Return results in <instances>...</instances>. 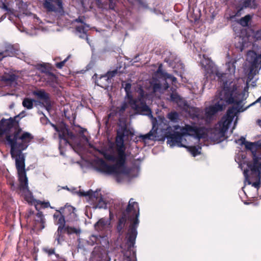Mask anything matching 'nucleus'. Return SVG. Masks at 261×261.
Returning a JSON list of instances; mask_svg holds the SVG:
<instances>
[{
  "instance_id": "f257e3e1",
  "label": "nucleus",
  "mask_w": 261,
  "mask_h": 261,
  "mask_svg": "<svg viewBox=\"0 0 261 261\" xmlns=\"http://www.w3.org/2000/svg\"><path fill=\"white\" fill-rule=\"evenodd\" d=\"M22 117L20 114L9 119L3 118L0 120V137L5 136L6 141L11 147V156L16 157L15 165L20 188L25 190L28 189V180L25 169V157L22 151L27 148L34 137L26 132L20 135L22 129L19 120Z\"/></svg>"
},
{
  "instance_id": "f03ea898",
  "label": "nucleus",
  "mask_w": 261,
  "mask_h": 261,
  "mask_svg": "<svg viewBox=\"0 0 261 261\" xmlns=\"http://www.w3.org/2000/svg\"><path fill=\"white\" fill-rule=\"evenodd\" d=\"M117 129L116 144L117 156L111 153L105 152L103 153L104 158L109 161L116 162L112 165H108L102 159L99 160L97 163V170L107 174L119 175L125 173L127 155L125 153L126 147L125 141H128L134 136V132L127 126L126 121L119 120Z\"/></svg>"
},
{
  "instance_id": "7ed1b4c3",
  "label": "nucleus",
  "mask_w": 261,
  "mask_h": 261,
  "mask_svg": "<svg viewBox=\"0 0 261 261\" xmlns=\"http://www.w3.org/2000/svg\"><path fill=\"white\" fill-rule=\"evenodd\" d=\"M139 207L138 203L137 202L133 201V199L130 198L126 210L119 218L116 227L117 232L121 235L123 233L127 218L131 222L126 237L127 239L126 243L127 247V250H123L122 251L124 256L127 258H129L131 255V251L135 244L138 234L137 228L139 223Z\"/></svg>"
},
{
  "instance_id": "20e7f679",
  "label": "nucleus",
  "mask_w": 261,
  "mask_h": 261,
  "mask_svg": "<svg viewBox=\"0 0 261 261\" xmlns=\"http://www.w3.org/2000/svg\"><path fill=\"white\" fill-rule=\"evenodd\" d=\"M244 145L247 150L251 151L252 162L247 164L250 172V175L248 174V170H244V174L248 184L258 189L261 185V143L247 141Z\"/></svg>"
},
{
  "instance_id": "39448f33",
  "label": "nucleus",
  "mask_w": 261,
  "mask_h": 261,
  "mask_svg": "<svg viewBox=\"0 0 261 261\" xmlns=\"http://www.w3.org/2000/svg\"><path fill=\"white\" fill-rule=\"evenodd\" d=\"M215 74L218 77L219 81L223 82V89L219 93L220 99L217 102L224 103L225 107L227 104H240L242 102V100L238 99L237 97L232 96L234 93L236 94V86L234 84H233L232 86L230 85L232 82H230L229 84V85H228V82L224 81L223 79L226 77V73L221 72L219 71L214 72L212 68H207L206 69V73L204 74V76L206 81H207L214 77Z\"/></svg>"
},
{
  "instance_id": "423d86ee",
  "label": "nucleus",
  "mask_w": 261,
  "mask_h": 261,
  "mask_svg": "<svg viewBox=\"0 0 261 261\" xmlns=\"http://www.w3.org/2000/svg\"><path fill=\"white\" fill-rule=\"evenodd\" d=\"M225 109L224 103L217 102L214 105L206 107L205 109L204 116L202 115V112L198 108H194L191 114L193 119H205L206 121L212 120L214 115L219 112H221Z\"/></svg>"
},
{
  "instance_id": "0eeeda50",
  "label": "nucleus",
  "mask_w": 261,
  "mask_h": 261,
  "mask_svg": "<svg viewBox=\"0 0 261 261\" xmlns=\"http://www.w3.org/2000/svg\"><path fill=\"white\" fill-rule=\"evenodd\" d=\"M163 135L161 136L162 140L167 139V143L171 146L177 145L179 147L187 148L185 145L186 140L183 137L182 133L175 132L170 126L163 130Z\"/></svg>"
},
{
  "instance_id": "6e6552de",
  "label": "nucleus",
  "mask_w": 261,
  "mask_h": 261,
  "mask_svg": "<svg viewBox=\"0 0 261 261\" xmlns=\"http://www.w3.org/2000/svg\"><path fill=\"white\" fill-rule=\"evenodd\" d=\"M25 217L28 220H32V225L34 230L41 231L45 228L46 221L42 212L38 211L35 213L33 210L29 209L26 213Z\"/></svg>"
},
{
  "instance_id": "1a4fd4ad",
  "label": "nucleus",
  "mask_w": 261,
  "mask_h": 261,
  "mask_svg": "<svg viewBox=\"0 0 261 261\" xmlns=\"http://www.w3.org/2000/svg\"><path fill=\"white\" fill-rule=\"evenodd\" d=\"M181 131L183 136L185 135L194 136L198 139L205 138L206 135L204 127L189 124H186L182 127Z\"/></svg>"
},
{
  "instance_id": "9d476101",
  "label": "nucleus",
  "mask_w": 261,
  "mask_h": 261,
  "mask_svg": "<svg viewBox=\"0 0 261 261\" xmlns=\"http://www.w3.org/2000/svg\"><path fill=\"white\" fill-rule=\"evenodd\" d=\"M43 6L48 12H62L63 11L62 0H43Z\"/></svg>"
},
{
  "instance_id": "9b49d317",
  "label": "nucleus",
  "mask_w": 261,
  "mask_h": 261,
  "mask_svg": "<svg viewBox=\"0 0 261 261\" xmlns=\"http://www.w3.org/2000/svg\"><path fill=\"white\" fill-rule=\"evenodd\" d=\"M97 8L101 9L117 11L119 0H93Z\"/></svg>"
},
{
  "instance_id": "f8f14e48",
  "label": "nucleus",
  "mask_w": 261,
  "mask_h": 261,
  "mask_svg": "<svg viewBox=\"0 0 261 261\" xmlns=\"http://www.w3.org/2000/svg\"><path fill=\"white\" fill-rule=\"evenodd\" d=\"M33 95L43 101V104L46 110L49 111L51 108V102L49 94L46 93L44 90L40 89L34 91Z\"/></svg>"
},
{
  "instance_id": "ddd939ff",
  "label": "nucleus",
  "mask_w": 261,
  "mask_h": 261,
  "mask_svg": "<svg viewBox=\"0 0 261 261\" xmlns=\"http://www.w3.org/2000/svg\"><path fill=\"white\" fill-rule=\"evenodd\" d=\"M171 90L172 92L170 93L169 98H168V100L176 103L181 108L186 107L188 106L186 100L178 94L175 88L172 87L171 88Z\"/></svg>"
},
{
  "instance_id": "4468645a",
  "label": "nucleus",
  "mask_w": 261,
  "mask_h": 261,
  "mask_svg": "<svg viewBox=\"0 0 261 261\" xmlns=\"http://www.w3.org/2000/svg\"><path fill=\"white\" fill-rule=\"evenodd\" d=\"M61 211L63 213L65 218L67 219L68 221H74L77 215L76 214V209L73 206L66 204L64 207H61L60 208Z\"/></svg>"
},
{
  "instance_id": "2eb2a0df",
  "label": "nucleus",
  "mask_w": 261,
  "mask_h": 261,
  "mask_svg": "<svg viewBox=\"0 0 261 261\" xmlns=\"http://www.w3.org/2000/svg\"><path fill=\"white\" fill-rule=\"evenodd\" d=\"M96 194L94 197H92L91 201L93 203V208H107V203L103 200L101 194L95 192Z\"/></svg>"
},
{
  "instance_id": "dca6fc26",
  "label": "nucleus",
  "mask_w": 261,
  "mask_h": 261,
  "mask_svg": "<svg viewBox=\"0 0 261 261\" xmlns=\"http://www.w3.org/2000/svg\"><path fill=\"white\" fill-rule=\"evenodd\" d=\"M94 227L96 230L105 234L110 228V222L106 218H101L94 224Z\"/></svg>"
},
{
  "instance_id": "f3484780",
  "label": "nucleus",
  "mask_w": 261,
  "mask_h": 261,
  "mask_svg": "<svg viewBox=\"0 0 261 261\" xmlns=\"http://www.w3.org/2000/svg\"><path fill=\"white\" fill-rule=\"evenodd\" d=\"M232 121V118H228L223 116L221 120L219 121V133L224 136L226 132L228 130L230 124Z\"/></svg>"
},
{
  "instance_id": "a211bd4d",
  "label": "nucleus",
  "mask_w": 261,
  "mask_h": 261,
  "mask_svg": "<svg viewBox=\"0 0 261 261\" xmlns=\"http://www.w3.org/2000/svg\"><path fill=\"white\" fill-rule=\"evenodd\" d=\"M140 137L143 141L146 140H162L161 136L158 135V128H155L154 125H153L151 130L148 133L141 135Z\"/></svg>"
},
{
  "instance_id": "6ab92c4d",
  "label": "nucleus",
  "mask_w": 261,
  "mask_h": 261,
  "mask_svg": "<svg viewBox=\"0 0 261 261\" xmlns=\"http://www.w3.org/2000/svg\"><path fill=\"white\" fill-rule=\"evenodd\" d=\"M55 224L59 226L64 227L66 225L65 217L61 210H56L53 215Z\"/></svg>"
},
{
  "instance_id": "aec40b11",
  "label": "nucleus",
  "mask_w": 261,
  "mask_h": 261,
  "mask_svg": "<svg viewBox=\"0 0 261 261\" xmlns=\"http://www.w3.org/2000/svg\"><path fill=\"white\" fill-rule=\"evenodd\" d=\"M257 5L255 2V0H244L242 3V6H238L237 7V15L241 14V12L244 8H251L255 9L257 8Z\"/></svg>"
},
{
  "instance_id": "412c9836",
  "label": "nucleus",
  "mask_w": 261,
  "mask_h": 261,
  "mask_svg": "<svg viewBox=\"0 0 261 261\" xmlns=\"http://www.w3.org/2000/svg\"><path fill=\"white\" fill-rule=\"evenodd\" d=\"M65 228L58 226L54 236L55 241L57 242V245H61L65 241Z\"/></svg>"
},
{
  "instance_id": "4be33fe9",
  "label": "nucleus",
  "mask_w": 261,
  "mask_h": 261,
  "mask_svg": "<svg viewBox=\"0 0 261 261\" xmlns=\"http://www.w3.org/2000/svg\"><path fill=\"white\" fill-rule=\"evenodd\" d=\"M169 74L163 71L160 73H155L154 75V77L162 79L163 81V88L165 90L169 88V85L167 82Z\"/></svg>"
},
{
  "instance_id": "5701e85b",
  "label": "nucleus",
  "mask_w": 261,
  "mask_h": 261,
  "mask_svg": "<svg viewBox=\"0 0 261 261\" xmlns=\"http://www.w3.org/2000/svg\"><path fill=\"white\" fill-rule=\"evenodd\" d=\"M177 60L178 59L175 54L168 52L164 59V61L168 63L170 66L175 67V65L174 64L176 61L177 62Z\"/></svg>"
},
{
  "instance_id": "b1692460",
  "label": "nucleus",
  "mask_w": 261,
  "mask_h": 261,
  "mask_svg": "<svg viewBox=\"0 0 261 261\" xmlns=\"http://www.w3.org/2000/svg\"><path fill=\"white\" fill-rule=\"evenodd\" d=\"M65 232L68 235L75 234L76 236H79L81 232V230L79 228H75L74 227L65 225Z\"/></svg>"
},
{
  "instance_id": "393cba45",
  "label": "nucleus",
  "mask_w": 261,
  "mask_h": 261,
  "mask_svg": "<svg viewBox=\"0 0 261 261\" xmlns=\"http://www.w3.org/2000/svg\"><path fill=\"white\" fill-rule=\"evenodd\" d=\"M254 46L261 48V30L256 31L254 34Z\"/></svg>"
},
{
  "instance_id": "a878e982",
  "label": "nucleus",
  "mask_w": 261,
  "mask_h": 261,
  "mask_svg": "<svg viewBox=\"0 0 261 261\" xmlns=\"http://www.w3.org/2000/svg\"><path fill=\"white\" fill-rule=\"evenodd\" d=\"M151 85L154 92L160 91L162 89V85L161 81L155 80L154 77H153V80L151 82Z\"/></svg>"
},
{
  "instance_id": "bb28decb",
  "label": "nucleus",
  "mask_w": 261,
  "mask_h": 261,
  "mask_svg": "<svg viewBox=\"0 0 261 261\" xmlns=\"http://www.w3.org/2000/svg\"><path fill=\"white\" fill-rule=\"evenodd\" d=\"M137 111H140L147 114H150L151 111L149 107L143 100H140V105Z\"/></svg>"
},
{
  "instance_id": "cd10ccee",
  "label": "nucleus",
  "mask_w": 261,
  "mask_h": 261,
  "mask_svg": "<svg viewBox=\"0 0 261 261\" xmlns=\"http://www.w3.org/2000/svg\"><path fill=\"white\" fill-rule=\"evenodd\" d=\"M167 118L174 123L178 122L179 120V114L176 111H171L167 115Z\"/></svg>"
},
{
  "instance_id": "c85d7f7f",
  "label": "nucleus",
  "mask_w": 261,
  "mask_h": 261,
  "mask_svg": "<svg viewBox=\"0 0 261 261\" xmlns=\"http://www.w3.org/2000/svg\"><path fill=\"white\" fill-rule=\"evenodd\" d=\"M237 61L234 60L233 62H229L226 64V70L228 73L230 74H233L236 71V65Z\"/></svg>"
},
{
  "instance_id": "c756f323",
  "label": "nucleus",
  "mask_w": 261,
  "mask_h": 261,
  "mask_svg": "<svg viewBox=\"0 0 261 261\" xmlns=\"http://www.w3.org/2000/svg\"><path fill=\"white\" fill-rule=\"evenodd\" d=\"M18 76L14 74H9L4 75L2 80L8 83H12L17 81Z\"/></svg>"
},
{
  "instance_id": "7c9ffc66",
  "label": "nucleus",
  "mask_w": 261,
  "mask_h": 261,
  "mask_svg": "<svg viewBox=\"0 0 261 261\" xmlns=\"http://www.w3.org/2000/svg\"><path fill=\"white\" fill-rule=\"evenodd\" d=\"M5 57H8V56H13L15 53V51L13 46L12 45H8L6 46V49L5 50L3 51Z\"/></svg>"
},
{
  "instance_id": "2f4dec72",
  "label": "nucleus",
  "mask_w": 261,
  "mask_h": 261,
  "mask_svg": "<svg viewBox=\"0 0 261 261\" xmlns=\"http://www.w3.org/2000/svg\"><path fill=\"white\" fill-rule=\"evenodd\" d=\"M251 18L250 15H247L240 19L239 23L243 27H247Z\"/></svg>"
},
{
  "instance_id": "473e14b6",
  "label": "nucleus",
  "mask_w": 261,
  "mask_h": 261,
  "mask_svg": "<svg viewBox=\"0 0 261 261\" xmlns=\"http://www.w3.org/2000/svg\"><path fill=\"white\" fill-rule=\"evenodd\" d=\"M34 100L29 98H25L22 101V105L28 109H31L33 107Z\"/></svg>"
},
{
  "instance_id": "72a5a7b5",
  "label": "nucleus",
  "mask_w": 261,
  "mask_h": 261,
  "mask_svg": "<svg viewBox=\"0 0 261 261\" xmlns=\"http://www.w3.org/2000/svg\"><path fill=\"white\" fill-rule=\"evenodd\" d=\"M85 27H86V26L84 24V25L76 26L75 28V30L76 32H77L79 33H82L83 34V35H84L83 36H82V35L80 36V37L81 38H84V37L85 36L86 39H88L86 31L85 30Z\"/></svg>"
},
{
  "instance_id": "f704fd0d",
  "label": "nucleus",
  "mask_w": 261,
  "mask_h": 261,
  "mask_svg": "<svg viewBox=\"0 0 261 261\" xmlns=\"http://www.w3.org/2000/svg\"><path fill=\"white\" fill-rule=\"evenodd\" d=\"M96 194L92 190H89L87 192L79 191V195L81 196H88L89 199L91 200L92 197H94V195Z\"/></svg>"
},
{
  "instance_id": "c9c22d12",
  "label": "nucleus",
  "mask_w": 261,
  "mask_h": 261,
  "mask_svg": "<svg viewBox=\"0 0 261 261\" xmlns=\"http://www.w3.org/2000/svg\"><path fill=\"white\" fill-rule=\"evenodd\" d=\"M128 103L132 109L137 110L140 105V101L133 98L128 100Z\"/></svg>"
},
{
  "instance_id": "e433bc0d",
  "label": "nucleus",
  "mask_w": 261,
  "mask_h": 261,
  "mask_svg": "<svg viewBox=\"0 0 261 261\" xmlns=\"http://www.w3.org/2000/svg\"><path fill=\"white\" fill-rule=\"evenodd\" d=\"M235 114L236 109L234 108H230L227 110L226 114L224 116L228 118H232V120H233Z\"/></svg>"
},
{
  "instance_id": "4c0bfd02",
  "label": "nucleus",
  "mask_w": 261,
  "mask_h": 261,
  "mask_svg": "<svg viewBox=\"0 0 261 261\" xmlns=\"http://www.w3.org/2000/svg\"><path fill=\"white\" fill-rule=\"evenodd\" d=\"M71 55H68L63 61L58 62L55 64V66L58 69H62L63 66L65 65V63L68 61V60L70 58Z\"/></svg>"
},
{
  "instance_id": "58836bf2",
  "label": "nucleus",
  "mask_w": 261,
  "mask_h": 261,
  "mask_svg": "<svg viewBox=\"0 0 261 261\" xmlns=\"http://www.w3.org/2000/svg\"><path fill=\"white\" fill-rule=\"evenodd\" d=\"M188 148L193 156H196L200 153L198 151V149L195 146H190Z\"/></svg>"
},
{
  "instance_id": "ea45409f",
  "label": "nucleus",
  "mask_w": 261,
  "mask_h": 261,
  "mask_svg": "<svg viewBox=\"0 0 261 261\" xmlns=\"http://www.w3.org/2000/svg\"><path fill=\"white\" fill-rule=\"evenodd\" d=\"M66 132H63L62 133H60L59 135V137L60 140H63L64 141L65 144L67 145L69 144L70 145V143L69 141L68 140V139L66 137Z\"/></svg>"
},
{
  "instance_id": "a19ab883",
  "label": "nucleus",
  "mask_w": 261,
  "mask_h": 261,
  "mask_svg": "<svg viewBox=\"0 0 261 261\" xmlns=\"http://www.w3.org/2000/svg\"><path fill=\"white\" fill-rule=\"evenodd\" d=\"M127 108V103L124 102L120 107H117L118 112L120 115H122Z\"/></svg>"
},
{
  "instance_id": "79ce46f5",
  "label": "nucleus",
  "mask_w": 261,
  "mask_h": 261,
  "mask_svg": "<svg viewBox=\"0 0 261 261\" xmlns=\"http://www.w3.org/2000/svg\"><path fill=\"white\" fill-rule=\"evenodd\" d=\"M100 239H104V237H101L100 236H96L93 235L91 237L90 240L93 242V244H99L100 243Z\"/></svg>"
},
{
  "instance_id": "37998d69",
  "label": "nucleus",
  "mask_w": 261,
  "mask_h": 261,
  "mask_svg": "<svg viewBox=\"0 0 261 261\" xmlns=\"http://www.w3.org/2000/svg\"><path fill=\"white\" fill-rule=\"evenodd\" d=\"M118 73V70L115 69L112 71H108L106 76L108 77V79H112V77L116 76V75Z\"/></svg>"
},
{
  "instance_id": "c03bdc74",
  "label": "nucleus",
  "mask_w": 261,
  "mask_h": 261,
  "mask_svg": "<svg viewBox=\"0 0 261 261\" xmlns=\"http://www.w3.org/2000/svg\"><path fill=\"white\" fill-rule=\"evenodd\" d=\"M122 85L124 87V90L126 93L131 91L132 85L130 83L123 82L122 83Z\"/></svg>"
},
{
  "instance_id": "a18cd8bd",
  "label": "nucleus",
  "mask_w": 261,
  "mask_h": 261,
  "mask_svg": "<svg viewBox=\"0 0 261 261\" xmlns=\"http://www.w3.org/2000/svg\"><path fill=\"white\" fill-rule=\"evenodd\" d=\"M38 204H39L41 206V207L43 208H45L49 207H50L51 208H53V207L50 206V203L48 201L45 202L39 201V202H38Z\"/></svg>"
},
{
  "instance_id": "49530a36",
  "label": "nucleus",
  "mask_w": 261,
  "mask_h": 261,
  "mask_svg": "<svg viewBox=\"0 0 261 261\" xmlns=\"http://www.w3.org/2000/svg\"><path fill=\"white\" fill-rule=\"evenodd\" d=\"M46 76L47 77V79H49V77H52L53 83H55L57 81V76L54 73L50 71L47 72V73L46 74Z\"/></svg>"
},
{
  "instance_id": "de8ad7c7",
  "label": "nucleus",
  "mask_w": 261,
  "mask_h": 261,
  "mask_svg": "<svg viewBox=\"0 0 261 261\" xmlns=\"http://www.w3.org/2000/svg\"><path fill=\"white\" fill-rule=\"evenodd\" d=\"M43 250L45 253H47L48 255L56 254L55 253V249L54 248H45L43 249Z\"/></svg>"
},
{
  "instance_id": "09e8293b",
  "label": "nucleus",
  "mask_w": 261,
  "mask_h": 261,
  "mask_svg": "<svg viewBox=\"0 0 261 261\" xmlns=\"http://www.w3.org/2000/svg\"><path fill=\"white\" fill-rule=\"evenodd\" d=\"M75 22H80L82 24H84L85 25H86L87 27L89 28V25H87L85 22H84V17H79L75 19L74 20Z\"/></svg>"
},
{
  "instance_id": "8fccbe9b",
  "label": "nucleus",
  "mask_w": 261,
  "mask_h": 261,
  "mask_svg": "<svg viewBox=\"0 0 261 261\" xmlns=\"http://www.w3.org/2000/svg\"><path fill=\"white\" fill-rule=\"evenodd\" d=\"M0 7L5 10L6 11L10 12L11 11L10 9L8 7V5L5 4L4 2H2L0 4Z\"/></svg>"
},
{
  "instance_id": "3c124183",
  "label": "nucleus",
  "mask_w": 261,
  "mask_h": 261,
  "mask_svg": "<svg viewBox=\"0 0 261 261\" xmlns=\"http://www.w3.org/2000/svg\"><path fill=\"white\" fill-rule=\"evenodd\" d=\"M100 247H95L93 251L92 252V254L93 256L98 255L99 252Z\"/></svg>"
},
{
  "instance_id": "603ef678",
  "label": "nucleus",
  "mask_w": 261,
  "mask_h": 261,
  "mask_svg": "<svg viewBox=\"0 0 261 261\" xmlns=\"http://www.w3.org/2000/svg\"><path fill=\"white\" fill-rule=\"evenodd\" d=\"M66 134L68 136V137L71 139H73L75 138L74 134L72 132H70L68 129L66 130Z\"/></svg>"
},
{
  "instance_id": "864d4df0",
  "label": "nucleus",
  "mask_w": 261,
  "mask_h": 261,
  "mask_svg": "<svg viewBox=\"0 0 261 261\" xmlns=\"http://www.w3.org/2000/svg\"><path fill=\"white\" fill-rule=\"evenodd\" d=\"M167 80H170L172 82V84L176 83L177 82V79L175 77L173 76L171 74H169Z\"/></svg>"
},
{
  "instance_id": "5fc2aeb1",
  "label": "nucleus",
  "mask_w": 261,
  "mask_h": 261,
  "mask_svg": "<svg viewBox=\"0 0 261 261\" xmlns=\"http://www.w3.org/2000/svg\"><path fill=\"white\" fill-rule=\"evenodd\" d=\"M41 71L46 74L48 72V69L45 65H41Z\"/></svg>"
},
{
  "instance_id": "6e6d98bb",
  "label": "nucleus",
  "mask_w": 261,
  "mask_h": 261,
  "mask_svg": "<svg viewBox=\"0 0 261 261\" xmlns=\"http://www.w3.org/2000/svg\"><path fill=\"white\" fill-rule=\"evenodd\" d=\"M55 255L57 257V259L53 260L52 261H66L64 257L60 256L58 254H55Z\"/></svg>"
},
{
  "instance_id": "4d7b16f0",
  "label": "nucleus",
  "mask_w": 261,
  "mask_h": 261,
  "mask_svg": "<svg viewBox=\"0 0 261 261\" xmlns=\"http://www.w3.org/2000/svg\"><path fill=\"white\" fill-rule=\"evenodd\" d=\"M163 66H162V64H160L159 66V67L156 70V71L155 72V73H160L162 71H163Z\"/></svg>"
},
{
  "instance_id": "13d9d810",
  "label": "nucleus",
  "mask_w": 261,
  "mask_h": 261,
  "mask_svg": "<svg viewBox=\"0 0 261 261\" xmlns=\"http://www.w3.org/2000/svg\"><path fill=\"white\" fill-rule=\"evenodd\" d=\"M126 97H127L128 99V100L133 98V95L132 94V92H129L128 93H126Z\"/></svg>"
},
{
  "instance_id": "bf43d9fd",
  "label": "nucleus",
  "mask_w": 261,
  "mask_h": 261,
  "mask_svg": "<svg viewBox=\"0 0 261 261\" xmlns=\"http://www.w3.org/2000/svg\"><path fill=\"white\" fill-rule=\"evenodd\" d=\"M240 140L241 141V145H244L247 141L246 140L245 138L243 137H241L240 139Z\"/></svg>"
},
{
  "instance_id": "052dcab7",
  "label": "nucleus",
  "mask_w": 261,
  "mask_h": 261,
  "mask_svg": "<svg viewBox=\"0 0 261 261\" xmlns=\"http://www.w3.org/2000/svg\"><path fill=\"white\" fill-rule=\"evenodd\" d=\"M4 58H5L3 51L0 52V61H1Z\"/></svg>"
},
{
  "instance_id": "680f3d73",
  "label": "nucleus",
  "mask_w": 261,
  "mask_h": 261,
  "mask_svg": "<svg viewBox=\"0 0 261 261\" xmlns=\"http://www.w3.org/2000/svg\"><path fill=\"white\" fill-rule=\"evenodd\" d=\"M179 65L180 66V69L184 70L185 67L184 65L182 63H180Z\"/></svg>"
},
{
  "instance_id": "e2e57ef3",
  "label": "nucleus",
  "mask_w": 261,
  "mask_h": 261,
  "mask_svg": "<svg viewBox=\"0 0 261 261\" xmlns=\"http://www.w3.org/2000/svg\"><path fill=\"white\" fill-rule=\"evenodd\" d=\"M257 123L259 126H261V120L258 119L257 120Z\"/></svg>"
},
{
  "instance_id": "0e129e2a",
  "label": "nucleus",
  "mask_w": 261,
  "mask_h": 261,
  "mask_svg": "<svg viewBox=\"0 0 261 261\" xmlns=\"http://www.w3.org/2000/svg\"><path fill=\"white\" fill-rule=\"evenodd\" d=\"M47 82H52V77H49V79H47Z\"/></svg>"
},
{
  "instance_id": "69168bd1",
  "label": "nucleus",
  "mask_w": 261,
  "mask_h": 261,
  "mask_svg": "<svg viewBox=\"0 0 261 261\" xmlns=\"http://www.w3.org/2000/svg\"><path fill=\"white\" fill-rule=\"evenodd\" d=\"M260 100H261V96L256 100L255 102H259Z\"/></svg>"
},
{
  "instance_id": "338daca9",
  "label": "nucleus",
  "mask_w": 261,
  "mask_h": 261,
  "mask_svg": "<svg viewBox=\"0 0 261 261\" xmlns=\"http://www.w3.org/2000/svg\"><path fill=\"white\" fill-rule=\"evenodd\" d=\"M82 138L85 140H87V138L85 135H83Z\"/></svg>"
},
{
  "instance_id": "774afa93",
  "label": "nucleus",
  "mask_w": 261,
  "mask_h": 261,
  "mask_svg": "<svg viewBox=\"0 0 261 261\" xmlns=\"http://www.w3.org/2000/svg\"><path fill=\"white\" fill-rule=\"evenodd\" d=\"M179 127V125H176L175 126V129H177Z\"/></svg>"
}]
</instances>
